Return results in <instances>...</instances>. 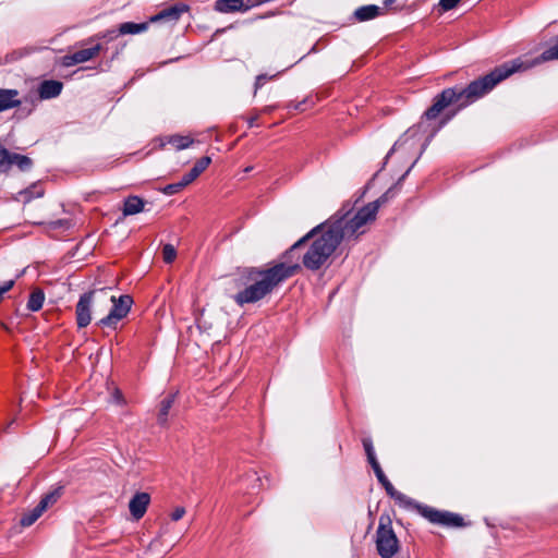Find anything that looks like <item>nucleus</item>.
Wrapping results in <instances>:
<instances>
[{
    "label": "nucleus",
    "instance_id": "nucleus-26",
    "mask_svg": "<svg viewBox=\"0 0 558 558\" xmlns=\"http://www.w3.org/2000/svg\"><path fill=\"white\" fill-rule=\"evenodd\" d=\"M177 257V251L171 244H166L162 247V258L165 263L170 264L172 263Z\"/></svg>",
    "mask_w": 558,
    "mask_h": 558
},
{
    "label": "nucleus",
    "instance_id": "nucleus-27",
    "mask_svg": "<svg viewBox=\"0 0 558 558\" xmlns=\"http://www.w3.org/2000/svg\"><path fill=\"white\" fill-rule=\"evenodd\" d=\"M26 201H29L34 197H40L44 195V190L39 185H33L31 189L23 192Z\"/></svg>",
    "mask_w": 558,
    "mask_h": 558
},
{
    "label": "nucleus",
    "instance_id": "nucleus-32",
    "mask_svg": "<svg viewBox=\"0 0 558 558\" xmlns=\"http://www.w3.org/2000/svg\"><path fill=\"white\" fill-rule=\"evenodd\" d=\"M363 446H364L366 456H371V454L375 453L371 439H367V438L363 439Z\"/></svg>",
    "mask_w": 558,
    "mask_h": 558
},
{
    "label": "nucleus",
    "instance_id": "nucleus-4",
    "mask_svg": "<svg viewBox=\"0 0 558 558\" xmlns=\"http://www.w3.org/2000/svg\"><path fill=\"white\" fill-rule=\"evenodd\" d=\"M109 290L107 289L94 290L81 295L75 308L78 328H85L90 324L93 306L96 307V311L101 307L102 312L109 307Z\"/></svg>",
    "mask_w": 558,
    "mask_h": 558
},
{
    "label": "nucleus",
    "instance_id": "nucleus-11",
    "mask_svg": "<svg viewBox=\"0 0 558 558\" xmlns=\"http://www.w3.org/2000/svg\"><path fill=\"white\" fill-rule=\"evenodd\" d=\"M150 502V496L148 493H136L129 502V510L135 520H140L144 517Z\"/></svg>",
    "mask_w": 558,
    "mask_h": 558
},
{
    "label": "nucleus",
    "instance_id": "nucleus-31",
    "mask_svg": "<svg viewBox=\"0 0 558 558\" xmlns=\"http://www.w3.org/2000/svg\"><path fill=\"white\" fill-rule=\"evenodd\" d=\"M185 514V509L183 507H177L172 513H171V519L173 521H179L180 519L183 518V515Z\"/></svg>",
    "mask_w": 558,
    "mask_h": 558
},
{
    "label": "nucleus",
    "instance_id": "nucleus-21",
    "mask_svg": "<svg viewBox=\"0 0 558 558\" xmlns=\"http://www.w3.org/2000/svg\"><path fill=\"white\" fill-rule=\"evenodd\" d=\"M148 28V23H134V22H125L120 24L119 34L120 35H129V34H140L145 32Z\"/></svg>",
    "mask_w": 558,
    "mask_h": 558
},
{
    "label": "nucleus",
    "instance_id": "nucleus-22",
    "mask_svg": "<svg viewBox=\"0 0 558 558\" xmlns=\"http://www.w3.org/2000/svg\"><path fill=\"white\" fill-rule=\"evenodd\" d=\"M45 294L40 289L34 290L28 299L27 308L32 312H37L43 307Z\"/></svg>",
    "mask_w": 558,
    "mask_h": 558
},
{
    "label": "nucleus",
    "instance_id": "nucleus-34",
    "mask_svg": "<svg viewBox=\"0 0 558 558\" xmlns=\"http://www.w3.org/2000/svg\"><path fill=\"white\" fill-rule=\"evenodd\" d=\"M367 460H368V462L372 465L374 471H375V468L380 466V464L378 463V461L376 459L375 453H373L371 456H367Z\"/></svg>",
    "mask_w": 558,
    "mask_h": 558
},
{
    "label": "nucleus",
    "instance_id": "nucleus-36",
    "mask_svg": "<svg viewBox=\"0 0 558 558\" xmlns=\"http://www.w3.org/2000/svg\"><path fill=\"white\" fill-rule=\"evenodd\" d=\"M257 119H258V114H257V113H256V114H254V116H252V117H250V118H247V124H248V126H250V128L255 126V125H256V121H257Z\"/></svg>",
    "mask_w": 558,
    "mask_h": 558
},
{
    "label": "nucleus",
    "instance_id": "nucleus-28",
    "mask_svg": "<svg viewBox=\"0 0 558 558\" xmlns=\"http://www.w3.org/2000/svg\"><path fill=\"white\" fill-rule=\"evenodd\" d=\"M9 150L0 145V171L5 172V162L8 161Z\"/></svg>",
    "mask_w": 558,
    "mask_h": 558
},
{
    "label": "nucleus",
    "instance_id": "nucleus-42",
    "mask_svg": "<svg viewBox=\"0 0 558 558\" xmlns=\"http://www.w3.org/2000/svg\"><path fill=\"white\" fill-rule=\"evenodd\" d=\"M410 170H411V168H410L409 170H407V172L402 175L401 180H403V179H404V177H405L408 173H410Z\"/></svg>",
    "mask_w": 558,
    "mask_h": 558
},
{
    "label": "nucleus",
    "instance_id": "nucleus-35",
    "mask_svg": "<svg viewBox=\"0 0 558 558\" xmlns=\"http://www.w3.org/2000/svg\"><path fill=\"white\" fill-rule=\"evenodd\" d=\"M403 143H405V140H402L400 138L399 141H397L393 145V147L390 149V151L388 153L387 155V158L393 153L396 151L399 147H401V145H403Z\"/></svg>",
    "mask_w": 558,
    "mask_h": 558
},
{
    "label": "nucleus",
    "instance_id": "nucleus-3",
    "mask_svg": "<svg viewBox=\"0 0 558 558\" xmlns=\"http://www.w3.org/2000/svg\"><path fill=\"white\" fill-rule=\"evenodd\" d=\"M299 269L298 264L287 265L284 263H278L270 268H247L239 278V282L244 286V289L239 291L233 300L240 306L256 303L270 294Z\"/></svg>",
    "mask_w": 558,
    "mask_h": 558
},
{
    "label": "nucleus",
    "instance_id": "nucleus-40",
    "mask_svg": "<svg viewBox=\"0 0 558 558\" xmlns=\"http://www.w3.org/2000/svg\"><path fill=\"white\" fill-rule=\"evenodd\" d=\"M263 112L267 113V112H270L271 111V108L270 107H265L263 110Z\"/></svg>",
    "mask_w": 558,
    "mask_h": 558
},
{
    "label": "nucleus",
    "instance_id": "nucleus-7",
    "mask_svg": "<svg viewBox=\"0 0 558 558\" xmlns=\"http://www.w3.org/2000/svg\"><path fill=\"white\" fill-rule=\"evenodd\" d=\"M415 509L422 517L435 524L461 526L463 522V519L458 514L448 511H439L429 506L416 504Z\"/></svg>",
    "mask_w": 558,
    "mask_h": 558
},
{
    "label": "nucleus",
    "instance_id": "nucleus-5",
    "mask_svg": "<svg viewBox=\"0 0 558 558\" xmlns=\"http://www.w3.org/2000/svg\"><path fill=\"white\" fill-rule=\"evenodd\" d=\"M376 548L381 558H391L399 550V541L388 517L379 519L376 532Z\"/></svg>",
    "mask_w": 558,
    "mask_h": 558
},
{
    "label": "nucleus",
    "instance_id": "nucleus-15",
    "mask_svg": "<svg viewBox=\"0 0 558 558\" xmlns=\"http://www.w3.org/2000/svg\"><path fill=\"white\" fill-rule=\"evenodd\" d=\"M12 166H16L22 171H27L32 168L33 161L27 156L9 151L8 161L5 162V171H8Z\"/></svg>",
    "mask_w": 558,
    "mask_h": 558
},
{
    "label": "nucleus",
    "instance_id": "nucleus-17",
    "mask_svg": "<svg viewBox=\"0 0 558 558\" xmlns=\"http://www.w3.org/2000/svg\"><path fill=\"white\" fill-rule=\"evenodd\" d=\"M380 8L374 4L364 5L355 10L354 16L357 21L364 22L377 17L380 14Z\"/></svg>",
    "mask_w": 558,
    "mask_h": 558
},
{
    "label": "nucleus",
    "instance_id": "nucleus-33",
    "mask_svg": "<svg viewBox=\"0 0 558 558\" xmlns=\"http://www.w3.org/2000/svg\"><path fill=\"white\" fill-rule=\"evenodd\" d=\"M267 80H268V76H267V75H264V74L258 75V76L256 77V81H255V88H256V89H257V88H260V87L266 83V81H267Z\"/></svg>",
    "mask_w": 558,
    "mask_h": 558
},
{
    "label": "nucleus",
    "instance_id": "nucleus-10",
    "mask_svg": "<svg viewBox=\"0 0 558 558\" xmlns=\"http://www.w3.org/2000/svg\"><path fill=\"white\" fill-rule=\"evenodd\" d=\"M190 11V7L183 2L175 3L162 9L159 13L150 17V22L173 21L177 22L183 13Z\"/></svg>",
    "mask_w": 558,
    "mask_h": 558
},
{
    "label": "nucleus",
    "instance_id": "nucleus-23",
    "mask_svg": "<svg viewBox=\"0 0 558 558\" xmlns=\"http://www.w3.org/2000/svg\"><path fill=\"white\" fill-rule=\"evenodd\" d=\"M167 142L168 144L172 145L175 149L182 150L189 148L194 143V140L190 136L177 134L169 136Z\"/></svg>",
    "mask_w": 558,
    "mask_h": 558
},
{
    "label": "nucleus",
    "instance_id": "nucleus-1",
    "mask_svg": "<svg viewBox=\"0 0 558 558\" xmlns=\"http://www.w3.org/2000/svg\"><path fill=\"white\" fill-rule=\"evenodd\" d=\"M380 199L368 203L355 214L343 206L326 222L312 229L291 250L300 247L308 239L315 238L303 256V265L310 270H318L332 255L342 240L356 239L365 233L366 226L376 219Z\"/></svg>",
    "mask_w": 558,
    "mask_h": 558
},
{
    "label": "nucleus",
    "instance_id": "nucleus-9",
    "mask_svg": "<svg viewBox=\"0 0 558 558\" xmlns=\"http://www.w3.org/2000/svg\"><path fill=\"white\" fill-rule=\"evenodd\" d=\"M375 475L378 480V482L384 486L387 495H389L392 499H395L397 502L404 505V506H411L413 505V501L407 497L404 494L398 492L393 485L389 482L387 476L385 475L384 471L380 466L375 468Z\"/></svg>",
    "mask_w": 558,
    "mask_h": 558
},
{
    "label": "nucleus",
    "instance_id": "nucleus-37",
    "mask_svg": "<svg viewBox=\"0 0 558 558\" xmlns=\"http://www.w3.org/2000/svg\"><path fill=\"white\" fill-rule=\"evenodd\" d=\"M303 104H304V101L303 102H298L295 105L291 104L289 107H293L295 110H303Z\"/></svg>",
    "mask_w": 558,
    "mask_h": 558
},
{
    "label": "nucleus",
    "instance_id": "nucleus-41",
    "mask_svg": "<svg viewBox=\"0 0 558 558\" xmlns=\"http://www.w3.org/2000/svg\"><path fill=\"white\" fill-rule=\"evenodd\" d=\"M450 119H451V117H448L446 120H444V121L441 122V125L446 124V122H447L448 120H450Z\"/></svg>",
    "mask_w": 558,
    "mask_h": 558
},
{
    "label": "nucleus",
    "instance_id": "nucleus-2",
    "mask_svg": "<svg viewBox=\"0 0 558 558\" xmlns=\"http://www.w3.org/2000/svg\"><path fill=\"white\" fill-rule=\"evenodd\" d=\"M551 60H558V35L555 45L546 49L533 61L525 62L518 58L495 68L487 75L471 82L465 88L450 87L444 89L434 97L432 106L424 112V118L434 120L453 104H459L458 110H460L489 93L498 83L511 74Z\"/></svg>",
    "mask_w": 558,
    "mask_h": 558
},
{
    "label": "nucleus",
    "instance_id": "nucleus-14",
    "mask_svg": "<svg viewBox=\"0 0 558 558\" xmlns=\"http://www.w3.org/2000/svg\"><path fill=\"white\" fill-rule=\"evenodd\" d=\"M17 96L16 89H0V112L19 107L21 101Z\"/></svg>",
    "mask_w": 558,
    "mask_h": 558
},
{
    "label": "nucleus",
    "instance_id": "nucleus-30",
    "mask_svg": "<svg viewBox=\"0 0 558 558\" xmlns=\"http://www.w3.org/2000/svg\"><path fill=\"white\" fill-rule=\"evenodd\" d=\"M14 286V280H9L3 282V284L0 286V302L2 301L3 294L11 290Z\"/></svg>",
    "mask_w": 558,
    "mask_h": 558
},
{
    "label": "nucleus",
    "instance_id": "nucleus-38",
    "mask_svg": "<svg viewBox=\"0 0 558 558\" xmlns=\"http://www.w3.org/2000/svg\"><path fill=\"white\" fill-rule=\"evenodd\" d=\"M158 543H159L158 539L151 541L150 544H149V549H154L157 546Z\"/></svg>",
    "mask_w": 558,
    "mask_h": 558
},
{
    "label": "nucleus",
    "instance_id": "nucleus-29",
    "mask_svg": "<svg viewBox=\"0 0 558 558\" xmlns=\"http://www.w3.org/2000/svg\"><path fill=\"white\" fill-rule=\"evenodd\" d=\"M460 2V0H440L439 5L444 11H449L456 8V5Z\"/></svg>",
    "mask_w": 558,
    "mask_h": 558
},
{
    "label": "nucleus",
    "instance_id": "nucleus-39",
    "mask_svg": "<svg viewBox=\"0 0 558 558\" xmlns=\"http://www.w3.org/2000/svg\"><path fill=\"white\" fill-rule=\"evenodd\" d=\"M13 423H14V420H12V421H11V422L5 426L4 430H7V432H8V430L10 429V427H11V425H12Z\"/></svg>",
    "mask_w": 558,
    "mask_h": 558
},
{
    "label": "nucleus",
    "instance_id": "nucleus-8",
    "mask_svg": "<svg viewBox=\"0 0 558 558\" xmlns=\"http://www.w3.org/2000/svg\"><path fill=\"white\" fill-rule=\"evenodd\" d=\"M101 50V46L99 44L94 47L81 49L72 54H66L63 57L62 64L64 66H73L78 63H84L97 57Z\"/></svg>",
    "mask_w": 558,
    "mask_h": 558
},
{
    "label": "nucleus",
    "instance_id": "nucleus-18",
    "mask_svg": "<svg viewBox=\"0 0 558 558\" xmlns=\"http://www.w3.org/2000/svg\"><path fill=\"white\" fill-rule=\"evenodd\" d=\"M174 399H175V395H168L160 401L159 409H158V416H157L158 423L160 425H165L167 423L168 414H169L171 407L174 403Z\"/></svg>",
    "mask_w": 558,
    "mask_h": 558
},
{
    "label": "nucleus",
    "instance_id": "nucleus-19",
    "mask_svg": "<svg viewBox=\"0 0 558 558\" xmlns=\"http://www.w3.org/2000/svg\"><path fill=\"white\" fill-rule=\"evenodd\" d=\"M62 495L63 487L58 486L50 490L49 493H47L46 495H44L38 504L40 505V508L46 511L49 507L53 506L61 498Z\"/></svg>",
    "mask_w": 558,
    "mask_h": 558
},
{
    "label": "nucleus",
    "instance_id": "nucleus-13",
    "mask_svg": "<svg viewBox=\"0 0 558 558\" xmlns=\"http://www.w3.org/2000/svg\"><path fill=\"white\" fill-rule=\"evenodd\" d=\"M215 10L220 13L246 12L245 0H217L214 5Z\"/></svg>",
    "mask_w": 558,
    "mask_h": 558
},
{
    "label": "nucleus",
    "instance_id": "nucleus-20",
    "mask_svg": "<svg viewBox=\"0 0 558 558\" xmlns=\"http://www.w3.org/2000/svg\"><path fill=\"white\" fill-rule=\"evenodd\" d=\"M210 162L211 158L208 156L198 159L194 167L190 170V172L185 174L187 178V182H193L196 178H198L201 173L207 169Z\"/></svg>",
    "mask_w": 558,
    "mask_h": 558
},
{
    "label": "nucleus",
    "instance_id": "nucleus-16",
    "mask_svg": "<svg viewBox=\"0 0 558 558\" xmlns=\"http://www.w3.org/2000/svg\"><path fill=\"white\" fill-rule=\"evenodd\" d=\"M145 203L138 196H129L124 201L123 215L132 216L144 210Z\"/></svg>",
    "mask_w": 558,
    "mask_h": 558
},
{
    "label": "nucleus",
    "instance_id": "nucleus-12",
    "mask_svg": "<svg viewBox=\"0 0 558 558\" xmlns=\"http://www.w3.org/2000/svg\"><path fill=\"white\" fill-rule=\"evenodd\" d=\"M63 88V84L56 80H46L38 86L40 99H51L58 97Z\"/></svg>",
    "mask_w": 558,
    "mask_h": 558
},
{
    "label": "nucleus",
    "instance_id": "nucleus-25",
    "mask_svg": "<svg viewBox=\"0 0 558 558\" xmlns=\"http://www.w3.org/2000/svg\"><path fill=\"white\" fill-rule=\"evenodd\" d=\"M191 182H187V178L184 174L181 181H179L177 183H171V184H168L167 186H165L163 193L167 195H173V194L180 192L185 186H187Z\"/></svg>",
    "mask_w": 558,
    "mask_h": 558
},
{
    "label": "nucleus",
    "instance_id": "nucleus-6",
    "mask_svg": "<svg viewBox=\"0 0 558 558\" xmlns=\"http://www.w3.org/2000/svg\"><path fill=\"white\" fill-rule=\"evenodd\" d=\"M109 313L98 324L104 327L116 328L117 324L129 314L133 300L128 294L121 295L118 299L109 294Z\"/></svg>",
    "mask_w": 558,
    "mask_h": 558
},
{
    "label": "nucleus",
    "instance_id": "nucleus-24",
    "mask_svg": "<svg viewBox=\"0 0 558 558\" xmlns=\"http://www.w3.org/2000/svg\"><path fill=\"white\" fill-rule=\"evenodd\" d=\"M44 512L45 510L41 509L40 505L38 504L34 509L21 518V524L23 526H31L43 515Z\"/></svg>",
    "mask_w": 558,
    "mask_h": 558
}]
</instances>
